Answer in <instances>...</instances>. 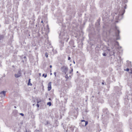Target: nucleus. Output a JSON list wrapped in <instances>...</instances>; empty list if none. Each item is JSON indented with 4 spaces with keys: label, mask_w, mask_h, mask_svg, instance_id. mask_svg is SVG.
Here are the masks:
<instances>
[{
    "label": "nucleus",
    "mask_w": 132,
    "mask_h": 132,
    "mask_svg": "<svg viewBox=\"0 0 132 132\" xmlns=\"http://www.w3.org/2000/svg\"><path fill=\"white\" fill-rule=\"evenodd\" d=\"M61 70L62 72H63L65 74H66L68 70L67 67L64 66L61 68Z\"/></svg>",
    "instance_id": "3"
},
{
    "label": "nucleus",
    "mask_w": 132,
    "mask_h": 132,
    "mask_svg": "<svg viewBox=\"0 0 132 132\" xmlns=\"http://www.w3.org/2000/svg\"><path fill=\"white\" fill-rule=\"evenodd\" d=\"M130 66H131V63H130Z\"/></svg>",
    "instance_id": "40"
},
{
    "label": "nucleus",
    "mask_w": 132,
    "mask_h": 132,
    "mask_svg": "<svg viewBox=\"0 0 132 132\" xmlns=\"http://www.w3.org/2000/svg\"><path fill=\"white\" fill-rule=\"evenodd\" d=\"M41 22L42 23H43V20H42L41 21Z\"/></svg>",
    "instance_id": "34"
},
{
    "label": "nucleus",
    "mask_w": 132,
    "mask_h": 132,
    "mask_svg": "<svg viewBox=\"0 0 132 132\" xmlns=\"http://www.w3.org/2000/svg\"><path fill=\"white\" fill-rule=\"evenodd\" d=\"M102 84L103 85H104V82H102Z\"/></svg>",
    "instance_id": "32"
},
{
    "label": "nucleus",
    "mask_w": 132,
    "mask_h": 132,
    "mask_svg": "<svg viewBox=\"0 0 132 132\" xmlns=\"http://www.w3.org/2000/svg\"><path fill=\"white\" fill-rule=\"evenodd\" d=\"M52 65H50V68H52Z\"/></svg>",
    "instance_id": "28"
},
{
    "label": "nucleus",
    "mask_w": 132,
    "mask_h": 132,
    "mask_svg": "<svg viewBox=\"0 0 132 132\" xmlns=\"http://www.w3.org/2000/svg\"><path fill=\"white\" fill-rule=\"evenodd\" d=\"M125 11V10L122 9L120 10L118 14L117 13H115L114 17H115V18L116 20H120V19L119 18L120 16L123 15Z\"/></svg>",
    "instance_id": "1"
},
{
    "label": "nucleus",
    "mask_w": 132,
    "mask_h": 132,
    "mask_svg": "<svg viewBox=\"0 0 132 132\" xmlns=\"http://www.w3.org/2000/svg\"><path fill=\"white\" fill-rule=\"evenodd\" d=\"M116 30L115 31V35L117 37L116 39H119V34L120 32V31L118 29L117 27H116Z\"/></svg>",
    "instance_id": "2"
},
{
    "label": "nucleus",
    "mask_w": 132,
    "mask_h": 132,
    "mask_svg": "<svg viewBox=\"0 0 132 132\" xmlns=\"http://www.w3.org/2000/svg\"><path fill=\"white\" fill-rule=\"evenodd\" d=\"M23 61V62H24V61Z\"/></svg>",
    "instance_id": "39"
},
{
    "label": "nucleus",
    "mask_w": 132,
    "mask_h": 132,
    "mask_svg": "<svg viewBox=\"0 0 132 132\" xmlns=\"http://www.w3.org/2000/svg\"><path fill=\"white\" fill-rule=\"evenodd\" d=\"M71 59V57H70L68 56V60H70Z\"/></svg>",
    "instance_id": "24"
},
{
    "label": "nucleus",
    "mask_w": 132,
    "mask_h": 132,
    "mask_svg": "<svg viewBox=\"0 0 132 132\" xmlns=\"http://www.w3.org/2000/svg\"><path fill=\"white\" fill-rule=\"evenodd\" d=\"M14 108H16V107L15 106H14Z\"/></svg>",
    "instance_id": "36"
},
{
    "label": "nucleus",
    "mask_w": 132,
    "mask_h": 132,
    "mask_svg": "<svg viewBox=\"0 0 132 132\" xmlns=\"http://www.w3.org/2000/svg\"><path fill=\"white\" fill-rule=\"evenodd\" d=\"M78 71H77V73H78Z\"/></svg>",
    "instance_id": "42"
},
{
    "label": "nucleus",
    "mask_w": 132,
    "mask_h": 132,
    "mask_svg": "<svg viewBox=\"0 0 132 132\" xmlns=\"http://www.w3.org/2000/svg\"><path fill=\"white\" fill-rule=\"evenodd\" d=\"M30 80L31 79H29L28 80V86L30 85L31 86L32 85V84L30 82Z\"/></svg>",
    "instance_id": "8"
},
{
    "label": "nucleus",
    "mask_w": 132,
    "mask_h": 132,
    "mask_svg": "<svg viewBox=\"0 0 132 132\" xmlns=\"http://www.w3.org/2000/svg\"><path fill=\"white\" fill-rule=\"evenodd\" d=\"M52 75V73H50V75Z\"/></svg>",
    "instance_id": "35"
},
{
    "label": "nucleus",
    "mask_w": 132,
    "mask_h": 132,
    "mask_svg": "<svg viewBox=\"0 0 132 132\" xmlns=\"http://www.w3.org/2000/svg\"><path fill=\"white\" fill-rule=\"evenodd\" d=\"M103 55L104 56H105L106 55V54L105 53H103Z\"/></svg>",
    "instance_id": "17"
},
{
    "label": "nucleus",
    "mask_w": 132,
    "mask_h": 132,
    "mask_svg": "<svg viewBox=\"0 0 132 132\" xmlns=\"http://www.w3.org/2000/svg\"><path fill=\"white\" fill-rule=\"evenodd\" d=\"M51 84L52 82H49L48 85V90L49 91L51 90Z\"/></svg>",
    "instance_id": "6"
},
{
    "label": "nucleus",
    "mask_w": 132,
    "mask_h": 132,
    "mask_svg": "<svg viewBox=\"0 0 132 132\" xmlns=\"http://www.w3.org/2000/svg\"><path fill=\"white\" fill-rule=\"evenodd\" d=\"M121 47H118V49H121Z\"/></svg>",
    "instance_id": "29"
},
{
    "label": "nucleus",
    "mask_w": 132,
    "mask_h": 132,
    "mask_svg": "<svg viewBox=\"0 0 132 132\" xmlns=\"http://www.w3.org/2000/svg\"><path fill=\"white\" fill-rule=\"evenodd\" d=\"M20 114L22 116H24V114L23 113H21Z\"/></svg>",
    "instance_id": "20"
},
{
    "label": "nucleus",
    "mask_w": 132,
    "mask_h": 132,
    "mask_svg": "<svg viewBox=\"0 0 132 132\" xmlns=\"http://www.w3.org/2000/svg\"><path fill=\"white\" fill-rule=\"evenodd\" d=\"M73 47H75V46H73Z\"/></svg>",
    "instance_id": "44"
},
{
    "label": "nucleus",
    "mask_w": 132,
    "mask_h": 132,
    "mask_svg": "<svg viewBox=\"0 0 132 132\" xmlns=\"http://www.w3.org/2000/svg\"><path fill=\"white\" fill-rule=\"evenodd\" d=\"M88 123V122L87 121H85V124L84 125V126H85L86 125H87Z\"/></svg>",
    "instance_id": "14"
},
{
    "label": "nucleus",
    "mask_w": 132,
    "mask_h": 132,
    "mask_svg": "<svg viewBox=\"0 0 132 132\" xmlns=\"http://www.w3.org/2000/svg\"><path fill=\"white\" fill-rule=\"evenodd\" d=\"M124 8H125V9H126V6H124Z\"/></svg>",
    "instance_id": "31"
},
{
    "label": "nucleus",
    "mask_w": 132,
    "mask_h": 132,
    "mask_svg": "<svg viewBox=\"0 0 132 132\" xmlns=\"http://www.w3.org/2000/svg\"><path fill=\"white\" fill-rule=\"evenodd\" d=\"M23 59H26V56H24V57H23Z\"/></svg>",
    "instance_id": "27"
},
{
    "label": "nucleus",
    "mask_w": 132,
    "mask_h": 132,
    "mask_svg": "<svg viewBox=\"0 0 132 132\" xmlns=\"http://www.w3.org/2000/svg\"><path fill=\"white\" fill-rule=\"evenodd\" d=\"M49 123H50L49 122V121H46V122L45 123V125H47Z\"/></svg>",
    "instance_id": "13"
},
{
    "label": "nucleus",
    "mask_w": 132,
    "mask_h": 132,
    "mask_svg": "<svg viewBox=\"0 0 132 132\" xmlns=\"http://www.w3.org/2000/svg\"><path fill=\"white\" fill-rule=\"evenodd\" d=\"M103 112L105 114L108 115L109 113L107 108H104L103 110Z\"/></svg>",
    "instance_id": "7"
},
{
    "label": "nucleus",
    "mask_w": 132,
    "mask_h": 132,
    "mask_svg": "<svg viewBox=\"0 0 132 132\" xmlns=\"http://www.w3.org/2000/svg\"><path fill=\"white\" fill-rule=\"evenodd\" d=\"M45 55L46 57H48V53H45Z\"/></svg>",
    "instance_id": "15"
},
{
    "label": "nucleus",
    "mask_w": 132,
    "mask_h": 132,
    "mask_svg": "<svg viewBox=\"0 0 132 132\" xmlns=\"http://www.w3.org/2000/svg\"><path fill=\"white\" fill-rule=\"evenodd\" d=\"M65 78L67 79H68L69 78V77H68V75H67L66 74V75L65 76Z\"/></svg>",
    "instance_id": "18"
},
{
    "label": "nucleus",
    "mask_w": 132,
    "mask_h": 132,
    "mask_svg": "<svg viewBox=\"0 0 132 132\" xmlns=\"http://www.w3.org/2000/svg\"><path fill=\"white\" fill-rule=\"evenodd\" d=\"M39 102H37V104L36 105H37V108H39V105L38 104V103H39Z\"/></svg>",
    "instance_id": "16"
},
{
    "label": "nucleus",
    "mask_w": 132,
    "mask_h": 132,
    "mask_svg": "<svg viewBox=\"0 0 132 132\" xmlns=\"http://www.w3.org/2000/svg\"><path fill=\"white\" fill-rule=\"evenodd\" d=\"M42 76L43 77H44L45 78H46V77L47 75L46 74H45L44 73L43 74Z\"/></svg>",
    "instance_id": "12"
},
{
    "label": "nucleus",
    "mask_w": 132,
    "mask_h": 132,
    "mask_svg": "<svg viewBox=\"0 0 132 132\" xmlns=\"http://www.w3.org/2000/svg\"><path fill=\"white\" fill-rule=\"evenodd\" d=\"M85 121H85V120H81V121L82 122H85Z\"/></svg>",
    "instance_id": "25"
},
{
    "label": "nucleus",
    "mask_w": 132,
    "mask_h": 132,
    "mask_svg": "<svg viewBox=\"0 0 132 132\" xmlns=\"http://www.w3.org/2000/svg\"><path fill=\"white\" fill-rule=\"evenodd\" d=\"M69 43L70 44L71 43H72V44H73V42H70Z\"/></svg>",
    "instance_id": "26"
},
{
    "label": "nucleus",
    "mask_w": 132,
    "mask_h": 132,
    "mask_svg": "<svg viewBox=\"0 0 132 132\" xmlns=\"http://www.w3.org/2000/svg\"><path fill=\"white\" fill-rule=\"evenodd\" d=\"M69 38L68 37H67V39H69Z\"/></svg>",
    "instance_id": "37"
},
{
    "label": "nucleus",
    "mask_w": 132,
    "mask_h": 132,
    "mask_svg": "<svg viewBox=\"0 0 132 132\" xmlns=\"http://www.w3.org/2000/svg\"><path fill=\"white\" fill-rule=\"evenodd\" d=\"M56 72H54V74L55 77H56Z\"/></svg>",
    "instance_id": "22"
},
{
    "label": "nucleus",
    "mask_w": 132,
    "mask_h": 132,
    "mask_svg": "<svg viewBox=\"0 0 132 132\" xmlns=\"http://www.w3.org/2000/svg\"><path fill=\"white\" fill-rule=\"evenodd\" d=\"M113 54H112V55H114V52H113Z\"/></svg>",
    "instance_id": "30"
},
{
    "label": "nucleus",
    "mask_w": 132,
    "mask_h": 132,
    "mask_svg": "<svg viewBox=\"0 0 132 132\" xmlns=\"http://www.w3.org/2000/svg\"><path fill=\"white\" fill-rule=\"evenodd\" d=\"M6 91H3L0 93V96L1 97H5V95Z\"/></svg>",
    "instance_id": "5"
},
{
    "label": "nucleus",
    "mask_w": 132,
    "mask_h": 132,
    "mask_svg": "<svg viewBox=\"0 0 132 132\" xmlns=\"http://www.w3.org/2000/svg\"><path fill=\"white\" fill-rule=\"evenodd\" d=\"M73 71V69L72 68H71V71H70L69 73H71V72Z\"/></svg>",
    "instance_id": "19"
},
{
    "label": "nucleus",
    "mask_w": 132,
    "mask_h": 132,
    "mask_svg": "<svg viewBox=\"0 0 132 132\" xmlns=\"http://www.w3.org/2000/svg\"><path fill=\"white\" fill-rule=\"evenodd\" d=\"M67 130H66V132H67Z\"/></svg>",
    "instance_id": "43"
},
{
    "label": "nucleus",
    "mask_w": 132,
    "mask_h": 132,
    "mask_svg": "<svg viewBox=\"0 0 132 132\" xmlns=\"http://www.w3.org/2000/svg\"><path fill=\"white\" fill-rule=\"evenodd\" d=\"M73 63L74 64H75V62L74 61H73Z\"/></svg>",
    "instance_id": "33"
},
{
    "label": "nucleus",
    "mask_w": 132,
    "mask_h": 132,
    "mask_svg": "<svg viewBox=\"0 0 132 132\" xmlns=\"http://www.w3.org/2000/svg\"><path fill=\"white\" fill-rule=\"evenodd\" d=\"M130 70L131 71V72H130V73L131 74H132V69H130Z\"/></svg>",
    "instance_id": "23"
},
{
    "label": "nucleus",
    "mask_w": 132,
    "mask_h": 132,
    "mask_svg": "<svg viewBox=\"0 0 132 132\" xmlns=\"http://www.w3.org/2000/svg\"><path fill=\"white\" fill-rule=\"evenodd\" d=\"M52 51L53 53L54 54H56L57 53V52L56 50H52Z\"/></svg>",
    "instance_id": "9"
},
{
    "label": "nucleus",
    "mask_w": 132,
    "mask_h": 132,
    "mask_svg": "<svg viewBox=\"0 0 132 132\" xmlns=\"http://www.w3.org/2000/svg\"><path fill=\"white\" fill-rule=\"evenodd\" d=\"M4 37V36L3 35H0V40L2 39H3Z\"/></svg>",
    "instance_id": "10"
},
{
    "label": "nucleus",
    "mask_w": 132,
    "mask_h": 132,
    "mask_svg": "<svg viewBox=\"0 0 132 132\" xmlns=\"http://www.w3.org/2000/svg\"><path fill=\"white\" fill-rule=\"evenodd\" d=\"M126 71H129V68H127L126 69Z\"/></svg>",
    "instance_id": "21"
},
{
    "label": "nucleus",
    "mask_w": 132,
    "mask_h": 132,
    "mask_svg": "<svg viewBox=\"0 0 132 132\" xmlns=\"http://www.w3.org/2000/svg\"><path fill=\"white\" fill-rule=\"evenodd\" d=\"M21 75V70H19L17 74H15V76L16 78H18L20 77Z\"/></svg>",
    "instance_id": "4"
},
{
    "label": "nucleus",
    "mask_w": 132,
    "mask_h": 132,
    "mask_svg": "<svg viewBox=\"0 0 132 132\" xmlns=\"http://www.w3.org/2000/svg\"><path fill=\"white\" fill-rule=\"evenodd\" d=\"M49 100H51V98H49Z\"/></svg>",
    "instance_id": "41"
},
{
    "label": "nucleus",
    "mask_w": 132,
    "mask_h": 132,
    "mask_svg": "<svg viewBox=\"0 0 132 132\" xmlns=\"http://www.w3.org/2000/svg\"><path fill=\"white\" fill-rule=\"evenodd\" d=\"M64 126H63V128H64Z\"/></svg>",
    "instance_id": "38"
},
{
    "label": "nucleus",
    "mask_w": 132,
    "mask_h": 132,
    "mask_svg": "<svg viewBox=\"0 0 132 132\" xmlns=\"http://www.w3.org/2000/svg\"><path fill=\"white\" fill-rule=\"evenodd\" d=\"M47 104L48 105H49V106H50L51 105V103L50 102H48L47 103Z\"/></svg>",
    "instance_id": "11"
}]
</instances>
